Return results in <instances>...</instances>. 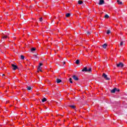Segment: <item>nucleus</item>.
<instances>
[{"label":"nucleus","mask_w":127,"mask_h":127,"mask_svg":"<svg viewBox=\"0 0 127 127\" xmlns=\"http://www.w3.org/2000/svg\"><path fill=\"white\" fill-rule=\"evenodd\" d=\"M92 71V68L89 67L88 69L87 67H85L82 69V72H91Z\"/></svg>","instance_id":"nucleus-1"},{"label":"nucleus","mask_w":127,"mask_h":127,"mask_svg":"<svg viewBox=\"0 0 127 127\" xmlns=\"http://www.w3.org/2000/svg\"><path fill=\"white\" fill-rule=\"evenodd\" d=\"M102 77H103V78H104V79H105V80H107V81H109V80H111V78H110V77H108V75L105 73H103Z\"/></svg>","instance_id":"nucleus-2"},{"label":"nucleus","mask_w":127,"mask_h":127,"mask_svg":"<svg viewBox=\"0 0 127 127\" xmlns=\"http://www.w3.org/2000/svg\"><path fill=\"white\" fill-rule=\"evenodd\" d=\"M124 66H125V64L122 62H120L117 64V67H118V68H123Z\"/></svg>","instance_id":"nucleus-3"},{"label":"nucleus","mask_w":127,"mask_h":127,"mask_svg":"<svg viewBox=\"0 0 127 127\" xmlns=\"http://www.w3.org/2000/svg\"><path fill=\"white\" fill-rule=\"evenodd\" d=\"M11 66L12 67V70H16V69H18V67H17V65H16L14 64H11Z\"/></svg>","instance_id":"nucleus-4"},{"label":"nucleus","mask_w":127,"mask_h":127,"mask_svg":"<svg viewBox=\"0 0 127 127\" xmlns=\"http://www.w3.org/2000/svg\"><path fill=\"white\" fill-rule=\"evenodd\" d=\"M104 3H105V0H99V2L98 3V4H99V5H102V4H104Z\"/></svg>","instance_id":"nucleus-5"},{"label":"nucleus","mask_w":127,"mask_h":127,"mask_svg":"<svg viewBox=\"0 0 127 127\" xmlns=\"http://www.w3.org/2000/svg\"><path fill=\"white\" fill-rule=\"evenodd\" d=\"M125 45H126V44L124 43V42L122 41L120 43L119 47H125Z\"/></svg>","instance_id":"nucleus-6"},{"label":"nucleus","mask_w":127,"mask_h":127,"mask_svg":"<svg viewBox=\"0 0 127 127\" xmlns=\"http://www.w3.org/2000/svg\"><path fill=\"white\" fill-rule=\"evenodd\" d=\"M72 78L73 80H75V81H78L79 80V78H78V76L74 75L72 76Z\"/></svg>","instance_id":"nucleus-7"},{"label":"nucleus","mask_w":127,"mask_h":127,"mask_svg":"<svg viewBox=\"0 0 127 127\" xmlns=\"http://www.w3.org/2000/svg\"><path fill=\"white\" fill-rule=\"evenodd\" d=\"M117 90V88H114L112 90H111V92L112 93V94H115L116 93Z\"/></svg>","instance_id":"nucleus-8"},{"label":"nucleus","mask_w":127,"mask_h":127,"mask_svg":"<svg viewBox=\"0 0 127 127\" xmlns=\"http://www.w3.org/2000/svg\"><path fill=\"white\" fill-rule=\"evenodd\" d=\"M56 82H57V83H58V84H59V83H61V82H62V80L59 79V78H57Z\"/></svg>","instance_id":"nucleus-9"},{"label":"nucleus","mask_w":127,"mask_h":127,"mask_svg":"<svg viewBox=\"0 0 127 127\" xmlns=\"http://www.w3.org/2000/svg\"><path fill=\"white\" fill-rule=\"evenodd\" d=\"M108 46V45H107V44H104L102 45V47L103 48H104V49H106V48H107V47Z\"/></svg>","instance_id":"nucleus-10"},{"label":"nucleus","mask_w":127,"mask_h":127,"mask_svg":"<svg viewBox=\"0 0 127 127\" xmlns=\"http://www.w3.org/2000/svg\"><path fill=\"white\" fill-rule=\"evenodd\" d=\"M117 2L119 4H123V2L121 1L120 0H117Z\"/></svg>","instance_id":"nucleus-11"},{"label":"nucleus","mask_w":127,"mask_h":127,"mask_svg":"<svg viewBox=\"0 0 127 127\" xmlns=\"http://www.w3.org/2000/svg\"><path fill=\"white\" fill-rule=\"evenodd\" d=\"M31 89H32V87H31V86L27 87V89L28 90V91H31Z\"/></svg>","instance_id":"nucleus-12"},{"label":"nucleus","mask_w":127,"mask_h":127,"mask_svg":"<svg viewBox=\"0 0 127 127\" xmlns=\"http://www.w3.org/2000/svg\"><path fill=\"white\" fill-rule=\"evenodd\" d=\"M79 63H80V60H77L75 62V64H76L77 65H79Z\"/></svg>","instance_id":"nucleus-13"},{"label":"nucleus","mask_w":127,"mask_h":127,"mask_svg":"<svg viewBox=\"0 0 127 127\" xmlns=\"http://www.w3.org/2000/svg\"><path fill=\"white\" fill-rule=\"evenodd\" d=\"M47 101V99L46 98H44L42 99V103H44L45 102H46Z\"/></svg>","instance_id":"nucleus-14"},{"label":"nucleus","mask_w":127,"mask_h":127,"mask_svg":"<svg viewBox=\"0 0 127 127\" xmlns=\"http://www.w3.org/2000/svg\"><path fill=\"white\" fill-rule=\"evenodd\" d=\"M36 50V48H32L31 49V52H34V51H35Z\"/></svg>","instance_id":"nucleus-15"},{"label":"nucleus","mask_w":127,"mask_h":127,"mask_svg":"<svg viewBox=\"0 0 127 127\" xmlns=\"http://www.w3.org/2000/svg\"><path fill=\"white\" fill-rule=\"evenodd\" d=\"M78 4H82V3H83V1H82V0H78Z\"/></svg>","instance_id":"nucleus-16"},{"label":"nucleus","mask_w":127,"mask_h":127,"mask_svg":"<svg viewBox=\"0 0 127 127\" xmlns=\"http://www.w3.org/2000/svg\"><path fill=\"white\" fill-rule=\"evenodd\" d=\"M109 17H110V16L107 14L104 16V18H109Z\"/></svg>","instance_id":"nucleus-17"},{"label":"nucleus","mask_w":127,"mask_h":127,"mask_svg":"<svg viewBox=\"0 0 127 127\" xmlns=\"http://www.w3.org/2000/svg\"><path fill=\"white\" fill-rule=\"evenodd\" d=\"M41 69H42V68H41V67L38 66V71H40V72H42V70H41Z\"/></svg>","instance_id":"nucleus-18"},{"label":"nucleus","mask_w":127,"mask_h":127,"mask_svg":"<svg viewBox=\"0 0 127 127\" xmlns=\"http://www.w3.org/2000/svg\"><path fill=\"white\" fill-rule=\"evenodd\" d=\"M70 15H71V14L70 13H68L66 14L65 16H66V17H69V16H70Z\"/></svg>","instance_id":"nucleus-19"},{"label":"nucleus","mask_w":127,"mask_h":127,"mask_svg":"<svg viewBox=\"0 0 127 127\" xmlns=\"http://www.w3.org/2000/svg\"><path fill=\"white\" fill-rule=\"evenodd\" d=\"M92 31H90V32H89V31H87V32H86V33H87V34H88V35H90V34H91V33H92Z\"/></svg>","instance_id":"nucleus-20"},{"label":"nucleus","mask_w":127,"mask_h":127,"mask_svg":"<svg viewBox=\"0 0 127 127\" xmlns=\"http://www.w3.org/2000/svg\"><path fill=\"white\" fill-rule=\"evenodd\" d=\"M6 38H7V36H2V39L3 40V39H5Z\"/></svg>","instance_id":"nucleus-21"},{"label":"nucleus","mask_w":127,"mask_h":127,"mask_svg":"<svg viewBox=\"0 0 127 127\" xmlns=\"http://www.w3.org/2000/svg\"><path fill=\"white\" fill-rule=\"evenodd\" d=\"M111 30H108L106 33H107V34H110V33H111Z\"/></svg>","instance_id":"nucleus-22"},{"label":"nucleus","mask_w":127,"mask_h":127,"mask_svg":"<svg viewBox=\"0 0 127 127\" xmlns=\"http://www.w3.org/2000/svg\"><path fill=\"white\" fill-rule=\"evenodd\" d=\"M20 57L22 60H24V57L23 55H21Z\"/></svg>","instance_id":"nucleus-23"},{"label":"nucleus","mask_w":127,"mask_h":127,"mask_svg":"<svg viewBox=\"0 0 127 127\" xmlns=\"http://www.w3.org/2000/svg\"><path fill=\"white\" fill-rule=\"evenodd\" d=\"M69 107L70 108H71L72 109H75V108H76V107H75V106H74V105H70V106H69Z\"/></svg>","instance_id":"nucleus-24"},{"label":"nucleus","mask_w":127,"mask_h":127,"mask_svg":"<svg viewBox=\"0 0 127 127\" xmlns=\"http://www.w3.org/2000/svg\"><path fill=\"white\" fill-rule=\"evenodd\" d=\"M69 81L71 84H73V81H72V78H70Z\"/></svg>","instance_id":"nucleus-25"},{"label":"nucleus","mask_w":127,"mask_h":127,"mask_svg":"<svg viewBox=\"0 0 127 127\" xmlns=\"http://www.w3.org/2000/svg\"><path fill=\"white\" fill-rule=\"evenodd\" d=\"M43 20V19L42 18V17H41L39 18V21H42Z\"/></svg>","instance_id":"nucleus-26"},{"label":"nucleus","mask_w":127,"mask_h":127,"mask_svg":"<svg viewBox=\"0 0 127 127\" xmlns=\"http://www.w3.org/2000/svg\"><path fill=\"white\" fill-rule=\"evenodd\" d=\"M42 65H43V64L40 63V64H39V66H38V67H41V66H42Z\"/></svg>","instance_id":"nucleus-27"},{"label":"nucleus","mask_w":127,"mask_h":127,"mask_svg":"<svg viewBox=\"0 0 127 127\" xmlns=\"http://www.w3.org/2000/svg\"><path fill=\"white\" fill-rule=\"evenodd\" d=\"M116 92H120V89L117 88Z\"/></svg>","instance_id":"nucleus-28"},{"label":"nucleus","mask_w":127,"mask_h":127,"mask_svg":"<svg viewBox=\"0 0 127 127\" xmlns=\"http://www.w3.org/2000/svg\"><path fill=\"white\" fill-rule=\"evenodd\" d=\"M34 57L35 58H37V56H36V55H34Z\"/></svg>","instance_id":"nucleus-29"},{"label":"nucleus","mask_w":127,"mask_h":127,"mask_svg":"<svg viewBox=\"0 0 127 127\" xmlns=\"http://www.w3.org/2000/svg\"><path fill=\"white\" fill-rule=\"evenodd\" d=\"M65 64H66V62H63V64H64V65H65Z\"/></svg>","instance_id":"nucleus-30"},{"label":"nucleus","mask_w":127,"mask_h":127,"mask_svg":"<svg viewBox=\"0 0 127 127\" xmlns=\"http://www.w3.org/2000/svg\"><path fill=\"white\" fill-rule=\"evenodd\" d=\"M20 17H21V18H23V15H21V16H20Z\"/></svg>","instance_id":"nucleus-31"},{"label":"nucleus","mask_w":127,"mask_h":127,"mask_svg":"<svg viewBox=\"0 0 127 127\" xmlns=\"http://www.w3.org/2000/svg\"><path fill=\"white\" fill-rule=\"evenodd\" d=\"M2 76H5V74H2Z\"/></svg>","instance_id":"nucleus-32"},{"label":"nucleus","mask_w":127,"mask_h":127,"mask_svg":"<svg viewBox=\"0 0 127 127\" xmlns=\"http://www.w3.org/2000/svg\"><path fill=\"white\" fill-rule=\"evenodd\" d=\"M6 103H8V101H7Z\"/></svg>","instance_id":"nucleus-33"}]
</instances>
